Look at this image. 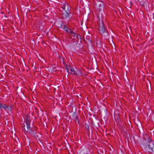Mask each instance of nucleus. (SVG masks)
Returning <instances> with one entry per match:
<instances>
[{
	"mask_svg": "<svg viewBox=\"0 0 154 154\" xmlns=\"http://www.w3.org/2000/svg\"><path fill=\"white\" fill-rule=\"evenodd\" d=\"M65 69L67 72L72 74L75 73V70L74 69L69 65H66L65 67Z\"/></svg>",
	"mask_w": 154,
	"mask_h": 154,
	"instance_id": "obj_1",
	"label": "nucleus"
},
{
	"mask_svg": "<svg viewBox=\"0 0 154 154\" xmlns=\"http://www.w3.org/2000/svg\"><path fill=\"white\" fill-rule=\"evenodd\" d=\"M147 144L150 149L153 152H154V141L152 140L149 139Z\"/></svg>",
	"mask_w": 154,
	"mask_h": 154,
	"instance_id": "obj_2",
	"label": "nucleus"
},
{
	"mask_svg": "<svg viewBox=\"0 0 154 154\" xmlns=\"http://www.w3.org/2000/svg\"><path fill=\"white\" fill-rule=\"evenodd\" d=\"M64 9L65 10L66 12V18L69 17V6L68 5H65Z\"/></svg>",
	"mask_w": 154,
	"mask_h": 154,
	"instance_id": "obj_3",
	"label": "nucleus"
},
{
	"mask_svg": "<svg viewBox=\"0 0 154 154\" xmlns=\"http://www.w3.org/2000/svg\"><path fill=\"white\" fill-rule=\"evenodd\" d=\"M99 30L102 33L105 32V28L103 22H102V24L100 25Z\"/></svg>",
	"mask_w": 154,
	"mask_h": 154,
	"instance_id": "obj_4",
	"label": "nucleus"
},
{
	"mask_svg": "<svg viewBox=\"0 0 154 154\" xmlns=\"http://www.w3.org/2000/svg\"><path fill=\"white\" fill-rule=\"evenodd\" d=\"M71 35L73 36L74 37L76 38L77 39H79V38H80V36L79 35L76 33L74 32L73 31H72L71 34Z\"/></svg>",
	"mask_w": 154,
	"mask_h": 154,
	"instance_id": "obj_5",
	"label": "nucleus"
},
{
	"mask_svg": "<svg viewBox=\"0 0 154 154\" xmlns=\"http://www.w3.org/2000/svg\"><path fill=\"white\" fill-rule=\"evenodd\" d=\"M82 74V71L80 70H78L76 69V70H75V73L74 75H80Z\"/></svg>",
	"mask_w": 154,
	"mask_h": 154,
	"instance_id": "obj_6",
	"label": "nucleus"
},
{
	"mask_svg": "<svg viewBox=\"0 0 154 154\" xmlns=\"http://www.w3.org/2000/svg\"><path fill=\"white\" fill-rule=\"evenodd\" d=\"M13 106L12 105H11L10 106H7V108L6 110V112H8L9 111H11L13 108Z\"/></svg>",
	"mask_w": 154,
	"mask_h": 154,
	"instance_id": "obj_7",
	"label": "nucleus"
},
{
	"mask_svg": "<svg viewBox=\"0 0 154 154\" xmlns=\"http://www.w3.org/2000/svg\"><path fill=\"white\" fill-rule=\"evenodd\" d=\"M63 29L65 31H67L70 34H71V32L72 31L70 29H68L65 26H64Z\"/></svg>",
	"mask_w": 154,
	"mask_h": 154,
	"instance_id": "obj_8",
	"label": "nucleus"
},
{
	"mask_svg": "<svg viewBox=\"0 0 154 154\" xmlns=\"http://www.w3.org/2000/svg\"><path fill=\"white\" fill-rule=\"evenodd\" d=\"M30 119L29 118H27L26 119V125H30Z\"/></svg>",
	"mask_w": 154,
	"mask_h": 154,
	"instance_id": "obj_9",
	"label": "nucleus"
},
{
	"mask_svg": "<svg viewBox=\"0 0 154 154\" xmlns=\"http://www.w3.org/2000/svg\"><path fill=\"white\" fill-rule=\"evenodd\" d=\"M7 105H6L4 104H2V108L1 109H4L5 111L6 110L7 107Z\"/></svg>",
	"mask_w": 154,
	"mask_h": 154,
	"instance_id": "obj_10",
	"label": "nucleus"
},
{
	"mask_svg": "<svg viewBox=\"0 0 154 154\" xmlns=\"http://www.w3.org/2000/svg\"><path fill=\"white\" fill-rule=\"evenodd\" d=\"M27 125V126L26 127V129L25 128H24L25 129V130L26 131H29L30 129V125Z\"/></svg>",
	"mask_w": 154,
	"mask_h": 154,
	"instance_id": "obj_11",
	"label": "nucleus"
},
{
	"mask_svg": "<svg viewBox=\"0 0 154 154\" xmlns=\"http://www.w3.org/2000/svg\"><path fill=\"white\" fill-rule=\"evenodd\" d=\"M2 104L0 103V108H2Z\"/></svg>",
	"mask_w": 154,
	"mask_h": 154,
	"instance_id": "obj_12",
	"label": "nucleus"
}]
</instances>
